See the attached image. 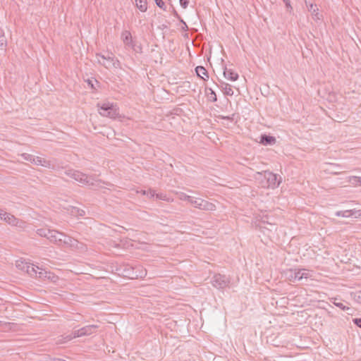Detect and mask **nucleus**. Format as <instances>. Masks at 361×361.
I'll list each match as a JSON object with an SVG mask.
<instances>
[{
    "mask_svg": "<svg viewBox=\"0 0 361 361\" xmlns=\"http://www.w3.org/2000/svg\"><path fill=\"white\" fill-rule=\"evenodd\" d=\"M257 180L260 181L262 188H276L279 186L281 183V178L278 175L269 171H264L263 172H257L255 176Z\"/></svg>",
    "mask_w": 361,
    "mask_h": 361,
    "instance_id": "1",
    "label": "nucleus"
},
{
    "mask_svg": "<svg viewBox=\"0 0 361 361\" xmlns=\"http://www.w3.org/2000/svg\"><path fill=\"white\" fill-rule=\"evenodd\" d=\"M184 200L190 202L195 207L202 210L214 211L216 209L214 204L201 198L195 199L191 196L185 195Z\"/></svg>",
    "mask_w": 361,
    "mask_h": 361,
    "instance_id": "2",
    "label": "nucleus"
},
{
    "mask_svg": "<svg viewBox=\"0 0 361 361\" xmlns=\"http://www.w3.org/2000/svg\"><path fill=\"white\" fill-rule=\"evenodd\" d=\"M97 107L99 112L102 116L109 117L111 118H116L118 115V109L116 105L112 103H98Z\"/></svg>",
    "mask_w": 361,
    "mask_h": 361,
    "instance_id": "3",
    "label": "nucleus"
},
{
    "mask_svg": "<svg viewBox=\"0 0 361 361\" xmlns=\"http://www.w3.org/2000/svg\"><path fill=\"white\" fill-rule=\"evenodd\" d=\"M65 173L70 178L74 179L81 184L92 185H94L93 178L92 177H89L85 173H83L79 171L69 169L66 171Z\"/></svg>",
    "mask_w": 361,
    "mask_h": 361,
    "instance_id": "4",
    "label": "nucleus"
},
{
    "mask_svg": "<svg viewBox=\"0 0 361 361\" xmlns=\"http://www.w3.org/2000/svg\"><path fill=\"white\" fill-rule=\"evenodd\" d=\"M134 269L135 267L128 264H119L116 269L118 275L129 279H137L139 276V274L135 272ZM140 276H141V275H140Z\"/></svg>",
    "mask_w": 361,
    "mask_h": 361,
    "instance_id": "5",
    "label": "nucleus"
},
{
    "mask_svg": "<svg viewBox=\"0 0 361 361\" xmlns=\"http://www.w3.org/2000/svg\"><path fill=\"white\" fill-rule=\"evenodd\" d=\"M230 279L225 275L220 274H215L212 280V285L218 289H224L230 284Z\"/></svg>",
    "mask_w": 361,
    "mask_h": 361,
    "instance_id": "6",
    "label": "nucleus"
},
{
    "mask_svg": "<svg viewBox=\"0 0 361 361\" xmlns=\"http://www.w3.org/2000/svg\"><path fill=\"white\" fill-rule=\"evenodd\" d=\"M16 267L21 269L23 271L27 273L31 277H34V276H37V267H35L32 264H30L24 262H17Z\"/></svg>",
    "mask_w": 361,
    "mask_h": 361,
    "instance_id": "7",
    "label": "nucleus"
},
{
    "mask_svg": "<svg viewBox=\"0 0 361 361\" xmlns=\"http://www.w3.org/2000/svg\"><path fill=\"white\" fill-rule=\"evenodd\" d=\"M305 4L308 11L311 13V15L314 20L317 21L322 19V16L319 14V13L318 12L319 9L316 4L312 3L308 4V2L306 0Z\"/></svg>",
    "mask_w": 361,
    "mask_h": 361,
    "instance_id": "8",
    "label": "nucleus"
},
{
    "mask_svg": "<svg viewBox=\"0 0 361 361\" xmlns=\"http://www.w3.org/2000/svg\"><path fill=\"white\" fill-rule=\"evenodd\" d=\"M37 276H34L35 278H38L42 280H45L46 279L52 280V278H54V275L53 273L50 271H47L43 269L37 267Z\"/></svg>",
    "mask_w": 361,
    "mask_h": 361,
    "instance_id": "9",
    "label": "nucleus"
},
{
    "mask_svg": "<svg viewBox=\"0 0 361 361\" xmlns=\"http://www.w3.org/2000/svg\"><path fill=\"white\" fill-rule=\"evenodd\" d=\"M259 142L263 145H273L276 143V139L275 137L267 135L262 134L259 137Z\"/></svg>",
    "mask_w": 361,
    "mask_h": 361,
    "instance_id": "10",
    "label": "nucleus"
},
{
    "mask_svg": "<svg viewBox=\"0 0 361 361\" xmlns=\"http://www.w3.org/2000/svg\"><path fill=\"white\" fill-rule=\"evenodd\" d=\"M121 38L123 39V43L129 47H131L132 48L135 47L134 42L132 39V35L130 31L128 30H124L121 33Z\"/></svg>",
    "mask_w": 361,
    "mask_h": 361,
    "instance_id": "11",
    "label": "nucleus"
},
{
    "mask_svg": "<svg viewBox=\"0 0 361 361\" xmlns=\"http://www.w3.org/2000/svg\"><path fill=\"white\" fill-rule=\"evenodd\" d=\"M77 244H78L77 240L62 233L61 245H68L70 247H75L77 245Z\"/></svg>",
    "mask_w": 361,
    "mask_h": 361,
    "instance_id": "12",
    "label": "nucleus"
},
{
    "mask_svg": "<svg viewBox=\"0 0 361 361\" xmlns=\"http://www.w3.org/2000/svg\"><path fill=\"white\" fill-rule=\"evenodd\" d=\"M288 279L290 281H300L302 280V274H300V269H290L289 271Z\"/></svg>",
    "mask_w": 361,
    "mask_h": 361,
    "instance_id": "13",
    "label": "nucleus"
},
{
    "mask_svg": "<svg viewBox=\"0 0 361 361\" xmlns=\"http://www.w3.org/2000/svg\"><path fill=\"white\" fill-rule=\"evenodd\" d=\"M224 75L226 78L231 80L235 81L238 79V74L233 71L232 69H228L226 66L224 68Z\"/></svg>",
    "mask_w": 361,
    "mask_h": 361,
    "instance_id": "14",
    "label": "nucleus"
},
{
    "mask_svg": "<svg viewBox=\"0 0 361 361\" xmlns=\"http://www.w3.org/2000/svg\"><path fill=\"white\" fill-rule=\"evenodd\" d=\"M195 72L200 78L202 79L203 80H207L209 78V73L207 69L202 66H197L195 68Z\"/></svg>",
    "mask_w": 361,
    "mask_h": 361,
    "instance_id": "15",
    "label": "nucleus"
},
{
    "mask_svg": "<svg viewBox=\"0 0 361 361\" xmlns=\"http://www.w3.org/2000/svg\"><path fill=\"white\" fill-rule=\"evenodd\" d=\"M98 326L97 325H88V326H85L82 328L80 329V333L82 334V336H90L91 334H92L97 329H98Z\"/></svg>",
    "mask_w": 361,
    "mask_h": 361,
    "instance_id": "16",
    "label": "nucleus"
},
{
    "mask_svg": "<svg viewBox=\"0 0 361 361\" xmlns=\"http://www.w3.org/2000/svg\"><path fill=\"white\" fill-rule=\"evenodd\" d=\"M219 82H220V85H217L222 89L224 94L228 95V96H232L233 94V90H232V88L229 84L226 83L219 79Z\"/></svg>",
    "mask_w": 361,
    "mask_h": 361,
    "instance_id": "17",
    "label": "nucleus"
},
{
    "mask_svg": "<svg viewBox=\"0 0 361 361\" xmlns=\"http://www.w3.org/2000/svg\"><path fill=\"white\" fill-rule=\"evenodd\" d=\"M61 235L62 233L54 231V233L49 235V240L56 245H61Z\"/></svg>",
    "mask_w": 361,
    "mask_h": 361,
    "instance_id": "18",
    "label": "nucleus"
},
{
    "mask_svg": "<svg viewBox=\"0 0 361 361\" xmlns=\"http://www.w3.org/2000/svg\"><path fill=\"white\" fill-rule=\"evenodd\" d=\"M357 213L358 211L355 209L339 211L336 213L337 216L349 217L351 216H355L357 217Z\"/></svg>",
    "mask_w": 361,
    "mask_h": 361,
    "instance_id": "19",
    "label": "nucleus"
},
{
    "mask_svg": "<svg viewBox=\"0 0 361 361\" xmlns=\"http://www.w3.org/2000/svg\"><path fill=\"white\" fill-rule=\"evenodd\" d=\"M35 161H32V163H34L36 165H39L45 167H50L51 162L50 161L46 160L45 159L41 158L39 157H34Z\"/></svg>",
    "mask_w": 361,
    "mask_h": 361,
    "instance_id": "20",
    "label": "nucleus"
},
{
    "mask_svg": "<svg viewBox=\"0 0 361 361\" xmlns=\"http://www.w3.org/2000/svg\"><path fill=\"white\" fill-rule=\"evenodd\" d=\"M205 93L207 97V99L212 102L217 101V97L215 92L210 87L205 88Z\"/></svg>",
    "mask_w": 361,
    "mask_h": 361,
    "instance_id": "21",
    "label": "nucleus"
},
{
    "mask_svg": "<svg viewBox=\"0 0 361 361\" xmlns=\"http://www.w3.org/2000/svg\"><path fill=\"white\" fill-rule=\"evenodd\" d=\"M51 233H54V230H49L47 228H39L37 230V234L41 237L49 238V235Z\"/></svg>",
    "mask_w": 361,
    "mask_h": 361,
    "instance_id": "22",
    "label": "nucleus"
},
{
    "mask_svg": "<svg viewBox=\"0 0 361 361\" xmlns=\"http://www.w3.org/2000/svg\"><path fill=\"white\" fill-rule=\"evenodd\" d=\"M136 6L137 8L142 11L145 12L147 9V0H135Z\"/></svg>",
    "mask_w": 361,
    "mask_h": 361,
    "instance_id": "23",
    "label": "nucleus"
},
{
    "mask_svg": "<svg viewBox=\"0 0 361 361\" xmlns=\"http://www.w3.org/2000/svg\"><path fill=\"white\" fill-rule=\"evenodd\" d=\"M16 219L17 218L10 213H8L6 216L3 218V221L11 226L15 225Z\"/></svg>",
    "mask_w": 361,
    "mask_h": 361,
    "instance_id": "24",
    "label": "nucleus"
},
{
    "mask_svg": "<svg viewBox=\"0 0 361 361\" xmlns=\"http://www.w3.org/2000/svg\"><path fill=\"white\" fill-rule=\"evenodd\" d=\"M7 46V40L5 35H0V51L4 52Z\"/></svg>",
    "mask_w": 361,
    "mask_h": 361,
    "instance_id": "25",
    "label": "nucleus"
},
{
    "mask_svg": "<svg viewBox=\"0 0 361 361\" xmlns=\"http://www.w3.org/2000/svg\"><path fill=\"white\" fill-rule=\"evenodd\" d=\"M86 82H87L88 85L90 87V88L92 90H97V87H96L95 85H97L98 87H99V82L97 81L96 79H94V78L87 79L86 80Z\"/></svg>",
    "mask_w": 361,
    "mask_h": 361,
    "instance_id": "26",
    "label": "nucleus"
},
{
    "mask_svg": "<svg viewBox=\"0 0 361 361\" xmlns=\"http://www.w3.org/2000/svg\"><path fill=\"white\" fill-rule=\"evenodd\" d=\"M349 183L353 185H361V177H357V176L350 177Z\"/></svg>",
    "mask_w": 361,
    "mask_h": 361,
    "instance_id": "27",
    "label": "nucleus"
},
{
    "mask_svg": "<svg viewBox=\"0 0 361 361\" xmlns=\"http://www.w3.org/2000/svg\"><path fill=\"white\" fill-rule=\"evenodd\" d=\"M71 214L75 216H82L85 214V212L83 209L77 207H73L71 210Z\"/></svg>",
    "mask_w": 361,
    "mask_h": 361,
    "instance_id": "28",
    "label": "nucleus"
},
{
    "mask_svg": "<svg viewBox=\"0 0 361 361\" xmlns=\"http://www.w3.org/2000/svg\"><path fill=\"white\" fill-rule=\"evenodd\" d=\"M156 5L163 11H166V6L163 0H154Z\"/></svg>",
    "mask_w": 361,
    "mask_h": 361,
    "instance_id": "29",
    "label": "nucleus"
},
{
    "mask_svg": "<svg viewBox=\"0 0 361 361\" xmlns=\"http://www.w3.org/2000/svg\"><path fill=\"white\" fill-rule=\"evenodd\" d=\"M25 226H26V222L21 219H16L15 225H14V226L18 227L20 228H24L25 227Z\"/></svg>",
    "mask_w": 361,
    "mask_h": 361,
    "instance_id": "30",
    "label": "nucleus"
},
{
    "mask_svg": "<svg viewBox=\"0 0 361 361\" xmlns=\"http://www.w3.org/2000/svg\"><path fill=\"white\" fill-rule=\"evenodd\" d=\"M21 157L23 158L24 160L30 161L31 163H32V161H35L34 156L27 153L22 154Z\"/></svg>",
    "mask_w": 361,
    "mask_h": 361,
    "instance_id": "31",
    "label": "nucleus"
},
{
    "mask_svg": "<svg viewBox=\"0 0 361 361\" xmlns=\"http://www.w3.org/2000/svg\"><path fill=\"white\" fill-rule=\"evenodd\" d=\"M334 305H335L336 307H339V308H340V309H341L342 310H350V307H348L345 306V305L343 303H342V302H334Z\"/></svg>",
    "mask_w": 361,
    "mask_h": 361,
    "instance_id": "32",
    "label": "nucleus"
},
{
    "mask_svg": "<svg viewBox=\"0 0 361 361\" xmlns=\"http://www.w3.org/2000/svg\"><path fill=\"white\" fill-rule=\"evenodd\" d=\"M97 57H101L104 60L109 61H114V58L111 56H106L104 55H102V54H97Z\"/></svg>",
    "mask_w": 361,
    "mask_h": 361,
    "instance_id": "33",
    "label": "nucleus"
},
{
    "mask_svg": "<svg viewBox=\"0 0 361 361\" xmlns=\"http://www.w3.org/2000/svg\"><path fill=\"white\" fill-rule=\"evenodd\" d=\"M354 298L357 302L361 303V290L355 293Z\"/></svg>",
    "mask_w": 361,
    "mask_h": 361,
    "instance_id": "34",
    "label": "nucleus"
},
{
    "mask_svg": "<svg viewBox=\"0 0 361 361\" xmlns=\"http://www.w3.org/2000/svg\"><path fill=\"white\" fill-rule=\"evenodd\" d=\"M170 8H171V13L173 16L176 18H180V16L178 13L175 8L173 6V5H171Z\"/></svg>",
    "mask_w": 361,
    "mask_h": 361,
    "instance_id": "35",
    "label": "nucleus"
},
{
    "mask_svg": "<svg viewBox=\"0 0 361 361\" xmlns=\"http://www.w3.org/2000/svg\"><path fill=\"white\" fill-rule=\"evenodd\" d=\"M71 334L73 335L72 337H73V338L82 336V334L80 333V329L73 331Z\"/></svg>",
    "mask_w": 361,
    "mask_h": 361,
    "instance_id": "36",
    "label": "nucleus"
},
{
    "mask_svg": "<svg viewBox=\"0 0 361 361\" xmlns=\"http://www.w3.org/2000/svg\"><path fill=\"white\" fill-rule=\"evenodd\" d=\"M283 1L284 2L285 5H286V7L287 8V10L290 12L292 10H293V7L291 6L290 5V0H283Z\"/></svg>",
    "mask_w": 361,
    "mask_h": 361,
    "instance_id": "37",
    "label": "nucleus"
},
{
    "mask_svg": "<svg viewBox=\"0 0 361 361\" xmlns=\"http://www.w3.org/2000/svg\"><path fill=\"white\" fill-rule=\"evenodd\" d=\"M305 271V269H300V274H302V279H307L311 276L309 272H306Z\"/></svg>",
    "mask_w": 361,
    "mask_h": 361,
    "instance_id": "38",
    "label": "nucleus"
},
{
    "mask_svg": "<svg viewBox=\"0 0 361 361\" xmlns=\"http://www.w3.org/2000/svg\"><path fill=\"white\" fill-rule=\"evenodd\" d=\"M189 0H180V5L183 8H186L188 6Z\"/></svg>",
    "mask_w": 361,
    "mask_h": 361,
    "instance_id": "39",
    "label": "nucleus"
},
{
    "mask_svg": "<svg viewBox=\"0 0 361 361\" xmlns=\"http://www.w3.org/2000/svg\"><path fill=\"white\" fill-rule=\"evenodd\" d=\"M353 322L357 326L361 328V318H354L353 319Z\"/></svg>",
    "mask_w": 361,
    "mask_h": 361,
    "instance_id": "40",
    "label": "nucleus"
},
{
    "mask_svg": "<svg viewBox=\"0 0 361 361\" xmlns=\"http://www.w3.org/2000/svg\"><path fill=\"white\" fill-rule=\"evenodd\" d=\"M234 114H232L231 116H222V119H225V120H228V121H233L234 120Z\"/></svg>",
    "mask_w": 361,
    "mask_h": 361,
    "instance_id": "41",
    "label": "nucleus"
},
{
    "mask_svg": "<svg viewBox=\"0 0 361 361\" xmlns=\"http://www.w3.org/2000/svg\"><path fill=\"white\" fill-rule=\"evenodd\" d=\"M156 195V193L154 190L149 189L147 190V196H149L150 198L154 197Z\"/></svg>",
    "mask_w": 361,
    "mask_h": 361,
    "instance_id": "42",
    "label": "nucleus"
},
{
    "mask_svg": "<svg viewBox=\"0 0 361 361\" xmlns=\"http://www.w3.org/2000/svg\"><path fill=\"white\" fill-rule=\"evenodd\" d=\"M8 212H4L3 209H0V219L3 220V218L6 216Z\"/></svg>",
    "mask_w": 361,
    "mask_h": 361,
    "instance_id": "43",
    "label": "nucleus"
},
{
    "mask_svg": "<svg viewBox=\"0 0 361 361\" xmlns=\"http://www.w3.org/2000/svg\"><path fill=\"white\" fill-rule=\"evenodd\" d=\"M165 195H164L162 193H160V194H156V197L157 199H159V200H164L165 199Z\"/></svg>",
    "mask_w": 361,
    "mask_h": 361,
    "instance_id": "44",
    "label": "nucleus"
},
{
    "mask_svg": "<svg viewBox=\"0 0 361 361\" xmlns=\"http://www.w3.org/2000/svg\"><path fill=\"white\" fill-rule=\"evenodd\" d=\"M50 360L51 361H66L65 360L59 357H51Z\"/></svg>",
    "mask_w": 361,
    "mask_h": 361,
    "instance_id": "45",
    "label": "nucleus"
},
{
    "mask_svg": "<svg viewBox=\"0 0 361 361\" xmlns=\"http://www.w3.org/2000/svg\"><path fill=\"white\" fill-rule=\"evenodd\" d=\"M182 30L187 31L188 30V27L186 24V23H184V25L182 26Z\"/></svg>",
    "mask_w": 361,
    "mask_h": 361,
    "instance_id": "46",
    "label": "nucleus"
},
{
    "mask_svg": "<svg viewBox=\"0 0 361 361\" xmlns=\"http://www.w3.org/2000/svg\"><path fill=\"white\" fill-rule=\"evenodd\" d=\"M73 335L72 334H71L70 335H68L65 337V338L67 340V341H71L73 338V337H72Z\"/></svg>",
    "mask_w": 361,
    "mask_h": 361,
    "instance_id": "47",
    "label": "nucleus"
},
{
    "mask_svg": "<svg viewBox=\"0 0 361 361\" xmlns=\"http://www.w3.org/2000/svg\"><path fill=\"white\" fill-rule=\"evenodd\" d=\"M183 25H184V23H185L183 19L180 17V18H177Z\"/></svg>",
    "mask_w": 361,
    "mask_h": 361,
    "instance_id": "48",
    "label": "nucleus"
},
{
    "mask_svg": "<svg viewBox=\"0 0 361 361\" xmlns=\"http://www.w3.org/2000/svg\"><path fill=\"white\" fill-rule=\"evenodd\" d=\"M119 64V61L118 60H116V62H114L113 63V65L116 67V65H118Z\"/></svg>",
    "mask_w": 361,
    "mask_h": 361,
    "instance_id": "49",
    "label": "nucleus"
},
{
    "mask_svg": "<svg viewBox=\"0 0 361 361\" xmlns=\"http://www.w3.org/2000/svg\"><path fill=\"white\" fill-rule=\"evenodd\" d=\"M119 64V61L118 60H116V62H114L113 63V65L116 67V65H118Z\"/></svg>",
    "mask_w": 361,
    "mask_h": 361,
    "instance_id": "50",
    "label": "nucleus"
},
{
    "mask_svg": "<svg viewBox=\"0 0 361 361\" xmlns=\"http://www.w3.org/2000/svg\"><path fill=\"white\" fill-rule=\"evenodd\" d=\"M142 193L143 195H147V191H146V190H142Z\"/></svg>",
    "mask_w": 361,
    "mask_h": 361,
    "instance_id": "51",
    "label": "nucleus"
},
{
    "mask_svg": "<svg viewBox=\"0 0 361 361\" xmlns=\"http://www.w3.org/2000/svg\"><path fill=\"white\" fill-rule=\"evenodd\" d=\"M184 37H188V33H185V34L184 35Z\"/></svg>",
    "mask_w": 361,
    "mask_h": 361,
    "instance_id": "52",
    "label": "nucleus"
},
{
    "mask_svg": "<svg viewBox=\"0 0 361 361\" xmlns=\"http://www.w3.org/2000/svg\"><path fill=\"white\" fill-rule=\"evenodd\" d=\"M162 27H166V25H162Z\"/></svg>",
    "mask_w": 361,
    "mask_h": 361,
    "instance_id": "53",
    "label": "nucleus"
},
{
    "mask_svg": "<svg viewBox=\"0 0 361 361\" xmlns=\"http://www.w3.org/2000/svg\"><path fill=\"white\" fill-rule=\"evenodd\" d=\"M162 27H166V25H162Z\"/></svg>",
    "mask_w": 361,
    "mask_h": 361,
    "instance_id": "54",
    "label": "nucleus"
},
{
    "mask_svg": "<svg viewBox=\"0 0 361 361\" xmlns=\"http://www.w3.org/2000/svg\"><path fill=\"white\" fill-rule=\"evenodd\" d=\"M162 27H166V25H162Z\"/></svg>",
    "mask_w": 361,
    "mask_h": 361,
    "instance_id": "55",
    "label": "nucleus"
},
{
    "mask_svg": "<svg viewBox=\"0 0 361 361\" xmlns=\"http://www.w3.org/2000/svg\"><path fill=\"white\" fill-rule=\"evenodd\" d=\"M99 63H102V65H104V63H102L101 62V61H99Z\"/></svg>",
    "mask_w": 361,
    "mask_h": 361,
    "instance_id": "56",
    "label": "nucleus"
}]
</instances>
